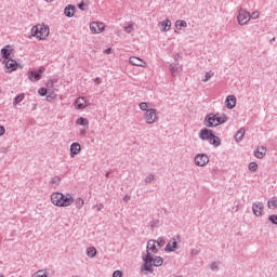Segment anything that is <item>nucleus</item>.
Instances as JSON below:
<instances>
[{"label": "nucleus", "mask_w": 277, "mask_h": 277, "mask_svg": "<svg viewBox=\"0 0 277 277\" xmlns=\"http://www.w3.org/2000/svg\"><path fill=\"white\" fill-rule=\"evenodd\" d=\"M264 209H265V207L263 206V202H261V201H256L252 205V211H253V215H255V217H261V215H263Z\"/></svg>", "instance_id": "obj_11"}, {"label": "nucleus", "mask_w": 277, "mask_h": 277, "mask_svg": "<svg viewBox=\"0 0 277 277\" xmlns=\"http://www.w3.org/2000/svg\"><path fill=\"white\" fill-rule=\"evenodd\" d=\"M94 82L97 83V85L101 84V78H98V77L95 78V79H94Z\"/></svg>", "instance_id": "obj_48"}, {"label": "nucleus", "mask_w": 277, "mask_h": 277, "mask_svg": "<svg viewBox=\"0 0 277 277\" xmlns=\"http://www.w3.org/2000/svg\"><path fill=\"white\" fill-rule=\"evenodd\" d=\"M108 176H109V172L106 173V179H108Z\"/></svg>", "instance_id": "obj_53"}, {"label": "nucleus", "mask_w": 277, "mask_h": 277, "mask_svg": "<svg viewBox=\"0 0 277 277\" xmlns=\"http://www.w3.org/2000/svg\"><path fill=\"white\" fill-rule=\"evenodd\" d=\"M51 202L55 207H70L75 202V198H72L71 194L53 193L51 195Z\"/></svg>", "instance_id": "obj_2"}, {"label": "nucleus", "mask_w": 277, "mask_h": 277, "mask_svg": "<svg viewBox=\"0 0 277 277\" xmlns=\"http://www.w3.org/2000/svg\"><path fill=\"white\" fill-rule=\"evenodd\" d=\"M129 63L132 64V66H140L141 68H144V66H146V62L137 56H131L129 58Z\"/></svg>", "instance_id": "obj_14"}, {"label": "nucleus", "mask_w": 277, "mask_h": 277, "mask_svg": "<svg viewBox=\"0 0 277 277\" xmlns=\"http://www.w3.org/2000/svg\"><path fill=\"white\" fill-rule=\"evenodd\" d=\"M10 45H6L5 48L1 49V55L4 58V61L10 60V50H8Z\"/></svg>", "instance_id": "obj_25"}, {"label": "nucleus", "mask_w": 277, "mask_h": 277, "mask_svg": "<svg viewBox=\"0 0 277 277\" xmlns=\"http://www.w3.org/2000/svg\"><path fill=\"white\" fill-rule=\"evenodd\" d=\"M5 64V68L6 70H9V72H13V70H16L18 63H16L15 60L12 58H8L6 61H4Z\"/></svg>", "instance_id": "obj_13"}, {"label": "nucleus", "mask_w": 277, "mask_h": 277, "mask_svg": "<svg viewBox=\"0 0 277 277\" xmlns=\"http://www.w3.org/2000/svg\"><path fill=\"white\" fill-rule=\"evenodd\" d=\"M123 200H124V202H128V201H129V197L126 196V197L123 198Z\"/></svg>", "instance_id": "obj_51"}, {"label": "nucleus", "mask_w": 277, "mask_h": 277, "mask_svg": "<svg viewBox=\"0 0 277 277\" xmlns=\"http://www.w3.org/2000/svg\"><path fill=\"white\" fill-rule=\"evenodd\" d=\"M153 181H155V174H148V175L145 177V183H146V184L153 183Z\"/></svg>", "instance_id": "obj_37"}, {"label": "nucleus", "mask_w": 277, "mask_h": 277, "mask_svg": "<svg viewBox=\"0 0 277 277\" xmlns=\"http://www.w3.org/2000/svg\"><path fill=\"white\" fill-rule=\"evenodd\" d=\"M49 28L45 25H38L32 27V36L39 38V40H44L49 37Z\"/></svg>", "instance_id": "obj_5"}, {"label": "nucleus", "mask_w": 277, "mask_h": 277, "mask_svg": "<svg viewBox=\"0 0 277 277\" xmlns=\"http://www.w3.org/2000/svg\"><path fill=\"white\" fill-rule=\"evenodd\" d=\"M237 19L239 25H248V22L250 21V12L246 9H239Z\"/></svg>", "instance_id": "obj_8"}, {"label": "nucleus", "mask_w": 277, "mask_h": 277, "mask_svg": "<svg viewBox=\"0 0 277 277\" xmlns=\"http://www.w3.org/2000/svg\"><path fill=\"white\" fill-rule=\"evenodd\" d=\"M249 170H250L251 172H256V170H259V164H258L256 162H251V163L249 164Z\"/></svg>", "instance_id": "obj_34"}, {"label": "nucleus", "mask_w": 277, "mask_h": 277, "mask_svg": "<svg viewBox=\"0 0 277 277\" xmlns=\"http://www.w3.org/2000/svg\"><path fill=\"white\" fill-rule=\"evenodd\" d=\"M62 180L60 179V176H55V177H53L52 180H51V184L52 185H60V182H61Z\"/></svg>", "instance_id": "obj_39"}, {"label": "nucleus", "mask_w": 277, "mask_h": 277, "mask_svg": "<svg viewBox=\"0 0 277 277\" xmlns=\"http://www.w3.org/2000/svg\"><path fill=\"white\" fill-rule=\"evenodd\" d=\"M85 133H88V131H85V130H80V135H85Z\"/></svg>", "instance_id": "obj_50"}, {"label": "nucleus", "mask_w": 277, "mask_h": 277, "mask_svg": "<svg viewBox=\"0 0 277 277\" xmlns=\"http://www.w3.org/2000/svg\"><path fill=\"white\" fill-rule=\"evenodd\" d=\"M159 252V247L157 246V240H148L146 247V254L142 256L144 263L141 266V272H151L153 273V254Z\"/></svg>", "instance_id": "obj_1"}, {"label": "nucleus", "mask_w": 277, "mask_h": 277, "mask_svg": "<svg viewBox=\"0 0 277 277\" xmlns=\"http://www.w3.org/2000/svg\"><path fill=\"white\" fill-rule=\"evenodd\" d=\"M90 29L92 34H103V31L105 30V24H103L102 22H92L90 24Z\"/></svg>", "instance_id": "obj_10"}, {"label": "nucleus", "mask_w": 277, "mask_h": 277, "mask_svg": "<svg viewBox=\"0 0 277 277\" xmlns=\"http://www.w3.org/2000/svg\"><path fill=\"white\" fill-rule=\"evenodd\" d=\"M79 10H85V3L81 2L80 4H78Z\"/></svg>", "instance_id": "obj_44"}, {"label": "nucleus", "mask_w": 277, "mask_h": 277, "mask_svg": "<svg viewBox=\"0 0 277 277\" xmlns=\"http://www.w3.org/2000/svg\"><path fill=\"white\" fill-rule=\"evenodd\" d=\"M87 256H89V259H94V256H96V248L89 247L87 249Z\"/></svg>", "instance_id": "obj_24"}, {"label": "nucleus", "mask_w": 277, "mask_h": 277, "mask_svg": "<svg viewBox=\"0 0 277 277\" xmlns=\"http://www.w3.org/2000/svg\"><path fill=\"white\" fill-rule=\"evenodd\" d=\"M113 277H122V272L121 271H115L113 273Z\"/></svg>", "instance_id": "obj_42"}, {"label": "nucleus", "mask_w": 277, "mask_h": 277, "mask_svg": "<svg viewBox=\"0 0 277 277\" xmlns=\"http://www.w3.org/2000/svg\"><path fill=\"white\" fill-rule=\"evenodd\" d=\"M166 252H174L179 250V242H176V237H173L164 248Z\"/></svg>", "instance_id": "obj_12"}, {"label": "nucleus", "mask_w": 277, "mask_h": 277, "mask_svg": "<svg viewBox=\"0 0 277 277\" xmlns=\"http://www.w3.org/2000/svg\"><path fill=\"white\" fill-rule=\"evenodd\" d=\"M199 137L203 142H209V144L214 146V148H217V146H221V144H222V138L217 137L213 133V130H210V129H207V128H203V129L200 130Z\"/></svg>", "instance_id": "obj_3"}, {"label": "nucleus", "mask_w": 277, "mask_h": 277, "mask_svg": "<svg viewBox=\"0 0 277 277\" xmlns=\"http://www.w3.org/2000/svg\"><path fill=\"white\" fill-rule=\"evenodd\" d=\"M243 135H246V129L240 128L235 134L236 142H241L243 140Z\"/></svg>", "instance_id": "obj_23"}, {"label": "nucleus", "mask_w": 277, "mask_h": 277, "mask_svg": "<svg viewBox=\"0 0 277 277\" xmlns=\"http://www.w3.org/2000/svg\"><path fill=\"white\" fill-rule=\"evenodd\" d=\"M76 109H85L88 107V101H85V97L80 96L75 102Z\"/></svg>", "instance_id": "obj_16"}, {"label": "nucleus", "mask_w": 277, "mask_h": 277, "mask_svg": "<svg viewBox=\"0 0 277 277\" xmlns=\"http://www.w3.org/2000/svg\"><path fill=\"white\" fill-rule=\"evenodd\" d=\"M64 14L68 18H72V16H75V5H72V4L67 5L65 8Z\"/></svg>", "instance_id": "obj_21"}, {"label": "nucleus", "mask_w": 277, "mask_h": 277, "mask_svg": "<svg viewBox=\"0 0 277 277\" xmlns=\"http://www.w3.org/2000/svg\"><path fill=\"white\" fill-rule=\"evenodd\" d=\"M76 209H81L84 205V201L82 198H77L74 200Z\"/></svg>", "instance_id": "obj_30"}, {"label": "nucleus", "mask_w": 277, "mask_h": 277, "mask_svg": "<svg viewBox=\"0 0 277 277\" xmlns=\"http://www.w3.org/2000/svg\"><path fill=\"white\" fill-rule=\"evenodd\" d=\"M76 124H80V127H88L90 124V121L88 119L80 117L77 119Z\"/></svg>", "instance_id": "obj_26"}, {"label": "nucleus", "mask_w": 277, "mask_h": 277, "mask_svg": "<svg viewBox=\"0 0 277 277\" xmlns=\"http://www.w3.org/2000/svg\"><path fill=\"white\" fill-rule=\"evenodd\" d=\"M268 209H276L277 208V198L273 197L267 202Z\"/></svg>", "instance_id": "obj_27"}, {"label": "nucleus", "mask_w": 277, "mask_h": 277, "mask_svg": "<svg viewBox=\"0 0 277 277\" xmlns=\"http://www.w3.org/2000/svg\"><path fill=\"white\" fill-rule=\"evenodd\" d=\"M228 118L224 114H209L205 118L206 127L208 129H212L213 127H220V124H224Z\"/></svg>", "instance_id": "obj_4"}, {"label": "nucleus", "mask_w": 277, "mask_h": 277, "mask_svg": "<svg viewBox=\"0 0 277 277\" xmlns=\"http://www.w3.org/2000/svg\"><path fill=\"white\" fill-rule=\"evenodd\" d=\"M176 29H183V27H187V22L183 19H179L175 22Z\"/></svg>", "instance_id": "obj_28"}, {"label": "nucleus", "mask_w": 277, "mask_h": 277, "mask_svg": "<svg viewBox=\"0 0 277 277\" xmlns=\"http://www.w3.org/2000/svg\"><path fill=\"white\" fill-rule=\"evenodd\" d=\"M159 27L161 31H170V27H172V22L170 19H166L159 23Z\"/></svg>", "instance_id": "obj_20"}, {"label": "nucleus", "mask_w": 277, "mask_h": 277, "mask_svg": "<svg viewBox=\"0 0 277 277\" xmlns=\"http://www.w3.org/2000/svg\"><path fill=\"white\" fill-rule=\"evenodd\" d=\"M81 153V145L79 143H72L70 145V157H75V155H79Z\"/></svg>", "instance_id": "obj_19"}, {"label": "nucleus", "mask_w": 277, "mask_h": 277, "mask_svg": "<svg viewBox=\"0 0 277 277\" xmlns=\"http://www.w3.org/2000/svg\"><path fill=\"white\" fill-rule=\"evenodd\" d=\"M206 163H209V156L207 154H197L195 156V164L199 168H205Z\"/></svg>", "instance_id": "obj_9"}, {"label": "nucleus", "mask_w": 277, "mask_h": 277, "mask_svg": "<svg viewBox=\"0 0 277 277\" xmlns=\"http://www.w3.org/2000/svg\"><path fill=\"white\" fill-rule=\"evenodd\" d=\"M156 246H158V248H163V246H166V239H163V237H159L156 240Z\"/></svg>", "instance_id": "obj_31"}, {"label": "nucleus", "mask_w": 277, "mask_h": 277, "mask_svg": "<svg viewBox=\"0 0 277 277\" xmlns=\"http://www.w3.org/2000/svg\"><path fill=\"white\" fill-rule=\"evenodd\" d=\"M5 135V127L0 126V136Z\"/></svg>", "instance_id": "obj_43"}, {"label": "nucleus", "mask_w": 277, "mask_h": 277, "mask_svg": "<svg viewBox=\"0 0 277 277\" xmlns=\"http://www.w3.org/2000/svg\"><path fill=\"white\" fill-rule=\"evenodd\" d=\"M32 277H49V275L44 271H38L32 275Z\"/></svg>", "instance_id": "obj_32"}, {"label": "nucleus", "mask_w": 277, "mask_h": 277, "mask_svg": "<svg viewBox=\"0 0 277 277\" xmlns=\"http://www.w3.org/2000/svg\"><path fill=\"white\" fill-rule=\"evenodd\" d=\"M47 92H48L47 88H40V89L38 90V94H39L40 96H47Z\"/></svg>", "instance_id": "obj_38"}, {"label": "nucleus", "mask_w": 277, "mask_h": 277, "mask_svg": "<svg viewBox=\"0 0 277 277\" xmlns=\"http://www.w3.org/2000/svg\"><path fill=\"white\" fill-rule=\"evenodd\" d=\"M44 67H40L37 71L30 70L27 72V77L31 83H36V81H40L42 79V75H44Z\"/></svg>", "instance_id": "obj_7"}, {"label": "nucleus", "mask_w": 277, "mask_h": 277, "mask_svg": "<svg viewBox=\"0 0 277 277\" xmlns=\"http://www.w3.org/2000/svg\"><path fill=\"white\" fill-rule=\"evenodd\" d=\"M190 254H192L193 256H197V254H198V250L193 249V250L190 251Z\"/></svg>", "instance_id": "obj_45"}, {"label": "nucleus", "mask_w": 277, "mask_h": 277, "mask_svg": "<svg viewBox=\"0 0 277 277\" xmlns=\"http://www.w3.org/2000/svg\"><path fill=\"white\" fill-rule=\"evenodd\" d=\"M25 98V94L21 93L15 96L13 101V105H18V103H22V101Z\"/></svg>", "instance_id": "obj_29"}, {"label": "nucleus", "mask_w": 277, "mask_h": 277, "mask_svg": "<svg viewBox=\"0 0 277 277\" xmlns=\"http://www.w3.org/2000/svg\"><path fill=\"white\" fill-rule=\"evenodd\" d=\"M225 105L227 109H235V105H237V97H235V95H228L225 100Z\"/></svg>", "instance_id": "obj_15"}, {"label": "nucleus", "mask_w": 277, "mask_h": 277, "mask_svg": "<svg viewBox=\"0 0 277 277\" xmlns=\"http://www.w3.org/2000/svg\"><path fill=\"white\" fill-rule=\"evenodd\" d=\"M274 40H276V38L271 39V42H274Z\"/></svg>", "instance_id": "obj_54"}, {"label": "nucleus", "mask_w": 277, "mask_h": 277, "mask_svg": "<svg viewBox=\"0 0 277 277\" xmlns=\"http://www.w3.org/2000/svg\"><path fill=\"white\" fill-rule=\"evenodd\" d=\"M213 77V71H207L205 75V78L202 79L203 83H207V81H209V79H211Z\"/></svg>", "instance_id": "obj_33"}, {"label": "nucleus", "mask_w": 277, "mask_h": 277, "mask_svg": "<svg viewBox=\"0 0 277 277\" xmlns=\"http://www.w3.org/2000/svg\"><path fill=\"white\" fill-rule=\"evenodd\" d=\"M250 18H252L253 21H256V18H259V11L253 12V13L250 15Z\"/></svg>", "instance_id": "obj_41"}, {"label": "nucleus", "mask_w": 277, "mask_h": 277, "mask_svg": "<svg viewBox=\"0 0 277 277\" xmlns=\"http://www.w3.org/2000/svg\"><path fill=\"white\" fill-rule=\"evenodd\" d=\"M47 3H53V0H44Z\"/></svg>", "instance_id": "obj_52"}, {"label": "nucleus", "mask_w": 277, "mask_h": 277, "mask_svg": "<svg viewBox=\"0 0 277 277\" xmlns=\"http://www.w3.org/2000/svg\"><path fill=\"white\" fill-rule=\"evenodd\" d=\"M96 207H97V211H101V209H103L104 206H103V203H100Z\"/></svg>", "instance_id": "obj_49"}, {"label": "nucleus", "mask_w": 277, "mask_h": 277, "mask_svg": "<svg viewBox=\"0 0 277 277\" xmlns=\"http://www.w3.org/2000/svg\"><path fill=\"white\" fill-rule=\"evenodd\" d=\"M138 107L142 111H148V103L146 102L140 103Z\"/></svg>", "instance_id": "obj_35"}, {"label": "nucleus", "mask_w": 277, "mask_h": 277, "mask_svg": "<svg viewBox=\"0 0 277 277\" xmlns=\"http://www.w3.org/2000/svg\"><path fill=\"white\" fill-rule=\"evenodd\" d=\"M126 34H131V31H133V24H129L126 28H124Z\"/></svg>", "instance_id": "obj_40"}, {"label": "nucleus", "mask_w": 277, "mask_h": 277, "mask_svg": "<svg viewBox=\"0 0 277 277\" xmlns=\"http://www.w3.org/2000/svg\"><path fill=\"white\" fill-rule=\"evenodd\" d=\"M104 53H105L106 55L111 54V48H108V49L104 50Z\"/></svg>", "instance_id": "obj_46"}, {"label": "nucleus", "mask_w": 277, "mask_h": 277, "mask_svg": "<svg viewBox=\"0 0 277 277\" xmlns=\"http://www.w3.org/2000/svg\"><path fill=\"white\" fill-rule=\"evenodd\" d=\"M0 277H3V275H0Z\"/></svg>", "instance_id": "obj_55"}, {"label": "nucleus", "mask_w": 277, "mask_h": 277, "mask_svg": "<svg viewBox=\"0 0 277 277\" xmlns=\"http://www.w3.org/2000/svg\"><path fill=\"white\" fill-rule=\"evenodd\" d=\"M253 154L256 159H263V157H265V155L267 154V148H265V146H260L254 150Z\"/></svg>", "instance_id": "obj_18"}, {"label": "nucleus", "mask_w": 277, "mask_h": 277, "mask_svg": "<svg viewBox=\"0 0 277 277\" xmlns=\"http://www.w3.org/2000/svg\"><path fill=\"white\" fill-rule=\"evenodd\" d=\"M210 269H211L212 272H219V269H220V264H219L217 262H213V263L211 264V266H210Z\"/></svg>", "instance_id": "obj_36"}, {"label": "nucleus", "mask_w": 277, "mask_h": 277, "mask_svg": "<svg viewBox=\"0 0 277 277\" xmlns=\"http://www.w3.org/2000/svg\"><path fill=\"white\" fill-rule=\"evenodd\" d=\"M174 60H175V62H179V60H181V54H176V55L174 56Z\"/></svg>", "instance_id": "obj_47"}, {"label": "nucleus", "mask_w": 277, "mask_h": 277, "mask_svg": "<svg viewBox=\"0 0 277 277\" xmlns=\"http://www.w3.org/2000/svg\"><path fill=\"white\" fill-rule=\"evenodd\" d=\"M163 265V258L161 256H151V267H161Z\"/></svg>", "instance_id": "obj_22"}, {"label": "nucleus", "mask_w": 277, "mask_h": 277, "mask_svg": "<svg viewBox=\"0 0 277 277\" xmlns=\"http://www.w3.org/2000/svg\"><path fill=\"white\" fill-rule=\"evenodd\" d=\"M170 72L172 77H176L180 72H183V66H181L180 64H171Z\"/></svg>", "instance_id": "obj_17"}, {"label": "nucleus", "mask_w": 277, "mask_h": 277, "mask_svg": "<svg viewBox=\"0 0 277 277\" xmlns=\"http://www.w3.org/2000/svg\"><path fill=\"white\" fill-rule=\"evenodd\" d=\"M143 118L146 124H155V122H157V109L149 108L148 110L145 111V114L143 115Z\"/></svg>", "instance_id": "obj_6"}]
</instances>
